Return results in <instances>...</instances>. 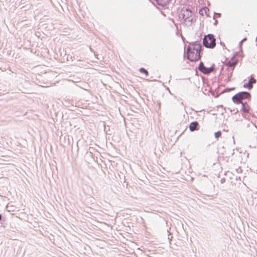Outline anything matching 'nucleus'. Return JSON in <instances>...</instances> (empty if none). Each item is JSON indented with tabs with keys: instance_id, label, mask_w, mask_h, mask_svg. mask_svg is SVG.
Here are the masks:
<instances>
[{
	"instance_id": "f257e3e1",
	"label": "nucleus",
	"mask_w": 257,
	"mask_h": 257,
	"mask_svg": "<svg viewBox=\"0 0 257 257\" xmlns=\"http://www.w3.org/2000/svg\"><path fill=\"white\" fill-rule=\"evenodd\" d=\"M202 46L197 42H193L189 44L186 50H185L184 55L187 54V59L190 61H197L199 60L202 56Z\"/></svg>"
},
{
	"instance_id": "f03ea898",
	"label": "nucleus",
	"mask_w": 257,
	"mask_h": 257,
	"mask_svg": "<svg viewBox=\"0 0 257 257\" xmlns=\"http://www.w3.org/2000/svg\"><path fill=\"white\" fill-rule=\"evenodd\" d=\"M179 18L182 19L184 22L189 23L188 26L195 23L196 21L195 16L189 7H183L179 12Z\"/></svg>"
},
{
	"instance_id": "7ed1b4c3",
	"label": "nucleus",
	"mask_w": 257,
	"mask_h": 257,
	"mask_svg": "<svg viewBox=\"0 0 257 257\" xmlns=\"http://www.w3.org/2000/svg\"><path fill=\"white\" fill-rule=\"evenodd\" d=\"M251 97V95L250 92L248 91H240L232 97V101L235 104H240L242 103V100L247 99L250 100Z\"/></svg>"
},
{
	"instance_id": "20e7f679",
	"label": "nucleus",
	"mask_w": 257,
	"mask_h": 257,
	"mask_svg": "<svg viewBox=\"0 0 257 257\" xmlns=\"http://www.w3.org/2000/svg\"><path fill=\"white\" fill-rule=\"evenodd\" d=\"M202 41L203 45L207 48L213 49L216 46V38L213 34L205 35Z\"/></svg>"
},
{
	"instance_id": "39448f33",
	"label": "nucleus",
	"mask_w": 257,
	"mask_h": 257,
	"mask_svg": "<svg viewBox=\"0 0 257 257\" xmlns=\"http://www.w3.org/2000/svg\"><path fill=\"white\" fill-rule=\"evenodd\" d=\"M236 64V62H229V64L227 66V70L228 71L227 76V82L230 81L231 77L232 76L233 72L234 69V67Z\"/></svg>"
},
{
	"instance_id": "423d86ee",
	"label": "nucleus",
	"mask_w": 257,
	"mask_h": 257,
	"mask_svg": "<svg viewBox=\"0 0 257 257\" xmlns=\"http://www.w3.org/2000/svg\"><path fill=\"white\" fill-rule=\"evenodd\" d=\"M158 9H167L172 0H154Z\"/></svg>"
},
{
	"instance_id": "0eeeda50",
	"label": "nucleus",
	"mask_w": 257,
	"mask_h": 257,
	"mask_svg": "<svg viewBox=\"0 0 257 257\" xmlns=\"http://www.w3.org/2000/svg\"><path fill=\"white\" fill-rule=\"evenodd\" d=\"M199 123L197 121L191 122L189 126V130L191 132L198 130L199 129Z\"/></svg>"
},
{
	"instance_id": "6e6552de",
	"label": "nucleus",
	"mask_w": 257,
	"mask_h": 257,
	"mask_svg": "<svg viewBox=\"0 0 257 257\" xmlns=\"http://www.w3.org/2000/svg\"><path fill=\"white\" fill-rule=\"evenodd\" d=\"M240 104H241V108L240 109L241 112H242L243 113H250V111L251 110V108L247 104L246 102H242Z\"/></svg>"
},
{
	"instance_id": "1a4fd4ad",
	"label": "nucleus",
	"mask_w": 257,
	"mask_h": 257,
	"mask_svg": "<svg viewBox=\"0 0 257 257\" xmlns=\"http://www.w3.org/2000/svg\"><path fill=\"white\" fill-rule=\"evenodd\" d=\"M256 82V80L255 79H252V81H251V79H249L247 82H245L243 84V87L247 89L248 90H251L253 88V85L252 84H255Z\"/></svg>"
},
{
	"instance_id": "9d476101",
	"label": "nucleus",
	"mask_w": 257,
	"mask_h": 257,
	"mask_svg": "<svg viewBox=\"0 0 257 257\" xmlns=\"http://www.w3.org/2000/svg\"><path fill=\"white\" fill-rule=\"evenodd\" d=\"M207 67L205 66L204 65L203 62L202 61H200V62L199 63L198 66V70L200 72L203 73V74L205 75L206 71H207Z\"/></svg>"
},
{
	"instance_id": "9b49d317",
	"label": "nucleus",
	"mask_w": 257,
	"mask_h": 257,
	"mask_svg": "<svg viewBox=\"0 0 257 257\" xmlns=\"http://www.w3.org/2000/svg\"><path fill=\"white\" fill-rule=\"evenodd\" d=\"M215 69V65L214 64H212L210 67L207 68V71L205 75H208L211 73Z\"/></svg>"
},
{
	"instance_id": "f8f14e48",
	"label": "nucleus",
	"mask_w": 257,
	"mask_h": 257,
	"mask_svg": "<svg viewBox=\"0 0 257 257\" xmlns=\"http://www.w3.org/2000/svg\"><path fill=\"white\" fill-rule=\"evenodd\" d=\"M215 69V65L214 64H212L210 67L207 68V71L205 75H208L211 73Z\"/></svg>"
},
{
	"instance_id": "ddd939ff",
	"label": "nucleus",
	"mask_w": 257,
	"mask_h": 257,
	"mask_svg": "<svg viewBox=\"0 0 257 257\" xmlns=\"http://www.w3.org/2000/svg\"><path fill=\"white\" fill-rule=\"evenodd\" d=\"M139 72L142 74H144L147 77L149 75V72L144 67L140 68L139 69Z\"/></svg>"
},
{
	"instance_id": "4468645a",
	"label": "nucleus",
	"mask_w": 257,
	"mask_h": 257,
	"mask_svg": "<svg viewBox=\"0 0 257 257\" xmlns=\"http://www.w3.org/2000/svg\"><path fill=\"white\" fill-rule=\"evenodd\" d=\"M221 135L222 133L220 131H218L214 133V137L217 140L221 137Z\"/></svg>"
},
{
	"instance_id": "2eb2a0df",
	"label": "nucleus",
	"mask_w": 257,
	"mask_h": 257,
	"mask_svg": "<svg viewBox=\"0 0 257 257\" xmlns=\"http://www.w3.org/2000/svg\"><path fill=\"white\" fill-rule=\"evenodd\" d=\"M199 13L201 16H203L204 15V13H205L206 14V15H207L208 16V14L207 13V8H206L204 10L200 9L199 11Z\"/></svg>"
},
{
	"instance_id": "dca6fc26",
	"label": "nucleus",
	"mask_w": 257,
	"mask_h": 257,
	"mask_svg": "<svg viewBox=\"0 0 257 257\" xmlns=\"http://www.w3.org/2000/svg\"><path fill=\"white\" fill-rule=\"evenodd\" d=\"M214 14L216 15L218 18H220L221 16V14L220 13H214Z\"/></svg>"
},
{
	"instance_id": "f3484780",
	"label": "nucleus",
	"mask_w": 257,
	"mask_h": 257,
	"mask_svg": "<svg viewBox=\"0 0 257 257\" xmlns=\"http://www.w3.org/2000/svg\"><path fill=\"white\" fill-rule=\"evenodd\" d=\"M226 89H228V91H230V90L235 89V87L227 88Z\"/></svg>"
},
{
	"instance_id": "a211bd4d",
	"label": "nucleus",
	"mask_w": 257,
	"mask_h": 257,
	"mask_svg": "<svg viewBox=\"0 0 257 257\" xmlns=\"http://www.w3.org/2000/svg\"><path fill=\"white\" fill-rule=\"evenodd\" d=\"M168 232L169 233V234H168V236H169L168 239H169V241H170V240L172 238L173 236H171V237H170V233L168 231Z\"/></svg>"
},
{
	"instance_id": "6ab92c4d",
	"label": "nucleus",
	"mask_w": 257,
	"mask_h": 257,
	"mask_svg": "<svg viewBox=\"0 0 257 257\" xmlns=\"http://www.w3.org/2000/svg\"><path fill=\"white\" fill-rule=\"evenodd\" d=\"M225 181V178H222L220 180V182L222 184V183H224Z\"/></svg>"
},
{
	"instance_id": "aec40b11",
	"label": "nucleus",
	"mask_w": 257,
	"mask_h": 257,
	"mask_svg": "<svg viewBox=\"0 0 257 257\" xmlns=\"http://www.w3.org/2000/svg\"><path fill=\"white\" fill-rule=\"evenodd\" d=\"M218 23V21L217 20H215V22L214 23V25L216 26Z\"/></svg>"
},
{
	"instance_id": "412c9836",
	"label": "nucleus",
	"mask_w": 257,
	"mask_h": 257,
	"mask_svg": "<svg viewBox=\"0 0 257 257\" xmlns=\"http://www.w3.org/2000/svg\"><path fill=\"white\" fill-rule=\"evenodd\" d=\"M236 171L237 172H241L242 171L241 169L240 168H238L236 169Z\"/></svg>"
},
{
	"instance_id": "4be33fe9",
	"label": "nucleus",
	"mask_w": 257,
	"mask_h": 257,
	"mask_svg": "<svg viewBox=\"0 0 257 257\" xmlns=\"http://www.w3.org/2000/svg\"><path fill=\"white\" fill-rule=\"evenodd\" d=\"M248 79H251V81H252V79H254V78L252 77V76L251 75L250 77H249L248 78Z\"/></svg>"
},
{
	"instance_id": "5701e85b",
	"label": "nucleus",
	"mask_w": 257,
	"mask_h": 257,
	"mask_svg": "<svg viewBox=\"0 0 257 257\" xmlns=\"http://www.w3.org/2000/svg\"><path fill=\"white\" fill-rule=\"evenodd\" d=\"M3 216L1 214H0V221H2L3 220Z\"/></svg>"
},
{
	"instance_id": "b1692460",
	"label": "nucleus",
	"mask_w": 257,
	"mask_h": 257,
	"mask_svg": "<svg viewBox=\"0 0 257 257\" xmlns=\"http://www.w3.org/2000/svg\"><path fill=\"white\" fill-rule=\"evenodd\" d=\"M220 44H221L222 46H223V47H225V44H224V43H223V42H220Z\"/></svg>"
},
{
	"instance_id": "393cba45",
	"label": "nucleus",
	"mask_w": 257,
	"mask_h": 257,
	"mask_svg": "<svg viewBox=\"0 0 257 257\" xmlns=\"http://www.w3.org/2000/svg\"><path fill=\"white\" fill-rule=\"evenodd\" d=\"M247 40V38L245 37V38H243L242 40H241V41L242 42H243V41H245V40Z\"/></svg>"
},
{
	"instance_id": "a878e982",
	"label": "nucleus",
	"mask_w": 257,
	"mask_h": 257,
	"mask_svg": "<svg viewBox=\"0 0 257 257\" xmlns=\"http://www.w3.org/2000/svg\"><path fill=\"white\" fill-rule=\"evenodd\" d=\"M242 42L241 41H240V42H239V46H240V45H241Z\"/></svg>"
},
{
	"instance_id": "bb28decb",
	"label": "nucleus",
	"mask_w": 257,
	"mask_h": 257,
	"mask_svg": "<svg viewBox=\"0 0 257 257\" xmlns=\"http://www.w3.org/2000/svg\"><path fill=\"white\" fill-rule=\"evenodd\" d=\"M255 41H256V46H257V36H256V39H255Z\"/></svg>"
},
{
	"instance_id": "cd10ccee",
	"label": "nucleus",
	"mask_w": 257,
	"mask_h": 257,
	"mask_svg": "<svg viewBox=\"0 0 257 257\" xmlns=\"http://www.w3.org/2000/svg\"><path fill=\"white\" fill-rule=\"evenodd\" d=\"M183 104H183V102H181V105H183Z\"/></svg>"
}]
</instances>
